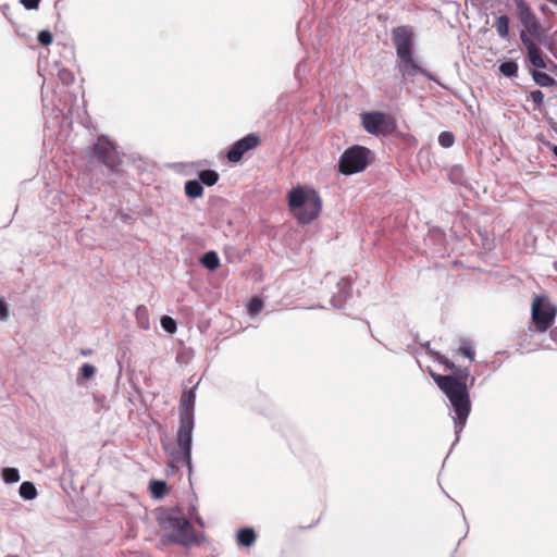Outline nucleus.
Here are the masks:
<instances>
[{"label": "nucleus", "instance_id": "4468645a", "mask_svg": "<svg viewBox=\"0 0 557 557\" xmlns=\"http://www.w3.org/2000/svg\"><path fill=\"white\" fill-rule=\"evenodd\" d=\"M337 293L331 298V305L335 309H344L347 300L352 296V285L348 277H342L337 284Z\"/></svg>", "mask_w": 557, "mask_h": 557}, {"label": "nucleus", "instance_id": "c9c22d12", "mask_svg": "<svg viewBox=\"0 0 557 557\" xmlns=\"http://www.w3.org/2000/svg\"><path fill=\"white\" fill-rule=\"evenodd\" d=\"M458 351L462 354L463 356L468 357L470 361L474 360L475 351L470 346H460Z\"/></svg>", "mask_w": 557, "mask_h": 557}, {"label": "nucleus", "instance_id": "dca6fc26", "mask_svg": "<svg viewBox=\"0 0 557 557\" xmlns=\"http://www.w3.org/2000/svg\"><path fill=\"white\" fill-rule=\"evenodd\" d=\"M256 539V532L251 528H243L238 530L236 535L237 543L245 547H250L251 545H253Z\"/></svg>", "mask_w": 557, "mask_h": 557}, {"label": "nucleus", "instance_id": "37998d69", "mask_svg": "<svg viewBox=\"0 0 557 557\" xmlns=\"http://www.w3.org/2000/svg\"><path fill=\"white\" fill-rule=\"evenodd\" d=\"M474 381H475V379L471 377L470 385H473Z\"/></svg>", "mask_w": 557, "mask_h": 557}, {"label": "nucleus", "instance_id": "6ab92c4d", "mask_svg": "<svg viewBox=\"0 0 557 557\" xmlns=\"http://www.w3.org/2000/svg\"><path fill=\"white\" fill-rule=\"evenodd\" d=\"M532 78H533L534 83L541 87L557 86V82L554 77H552L550 75H548L544 72H541V71L534 70L532 72Z\"/></svg>", "mask_w": 557, "mask_h": 557}, {"label": "nucleus", "instance_id": "4be33fe9", "mask_svg": "<svg viewBox=\"0 0 557 557\" xmlns=\"http://www.w3.org/2000/svg\"><path fill=\"white\" fill-rule=\"evenodd\" d=\"M219 181V173L214 170H202L199 173V182L201 185L213 186Z\"/></svg>", "mask_w": 557, "mask_h": 557}, {"label": "nucleus", "instance_id": "c03bdc74", "mask_svg": "<svg viewBox=\"0 0 557 557\" xmlns=\"http://www.w3.org/2000/svg\"><path fill=\"white\" fill-rule=\"evenodd\" d=\"M554 268L557 271V260L554 262Z\"/></svg>", "mask_w": 557, "mask_h": 557}, {"label": "nucleus", "instance_id": "20e7f679", "mask_svg": "<svg viewBox=\"0 0 557 557\" xmlns=\"http://www.w3.org/2000/svg\"><path fill=\"white\" fill-rule=\"evenodd\" d=\"M515 5L517 16L523 26V29L520 33H524L533 40L537 39L541 45L546 46L547 36L545 34V29L542 27L529 3L525 2V0H515Z\"/></svg>", "mask_w": 557, "mask_h": 557}, {"label": "nucleus", "instance_id": "39448f33", "mask_svg": "<svg viewBox=\"0 0 557 557\" xmlns=\"http://www.w3.org/2000/svg\"><path fill=\"white\" fill-rule=\"evenodd\" d=\"M370 149L363 146L349 147L338 160V171L344 175L362 172L370 163Z\"/></svg>", "mask_w": 557, "mask_h": 557}, {"label": "nucleus", "instance_id": "9d476101", "mask_svg": "<svg viewBox=\"0 0 557 557\" xmlns=\"http://www.w3.org/2000/svg\"><path fill=\"white\" fill-rule=\"evenodd\" d=\"M396 69L404 81H413L417 75H422L429 81L437 82V78L433 74L418 64L413 59V54L397 59Z\"/></svg>", "mask_w": 557, "mask_h": 557}, {"label": "nucleus", "instance_id": "f3484780", "mask_svg": "<svg viewBox=\"0 0 557 557\" xmlns=\"http://www.w3.org/2000/svg\"><path fill=\"white\" fill-rule=\"evenodd\" d=\"M185 194L187 197L195 199L203 195V186L199 180H189L185 183Z\"/></svg>", "mask_w": 557, "mask_h": 557}, {"label": "nucleus", "instance_id": "c85d7f7f", "mask_svg": "<svg viewBox=\"0 0 557 557\" xmlns=\"http://www.w3.org/2000/svg\"><path fill=\"white\" fill-rule=\"evenodd\" d=\"M262 300L259 297H253L248 305L249 313L251 315H256L262 310Z\"/></svg>", "mask_w": 557, "mask_h": 557}, {"label": "nucleus", "instance_id": "6e6552de", "mask_svg": "<svg viewBox=\"0 0 557 557\" xmlns=\"http://www.w3.org/2000/svg\"><path fill=\"white\" fill-rule=\"evenodd\" d=\"M362 125L372 135H385L393 132L394 122L382 112H367L362 114Z\"/></svg>", "mask_w": 557, "mask_h": 557}, {"label": "nucleus", "instance_id": "cd10ccee", "mask_svg": "<svg viewBox=\"0 0 557 557\" xmlns=\"http://www.w3.org/2000/svg\"><path fill=\"white\" fill-rule=\"evenodd\" d=\"M455 143V136L451 132H442L438 135V144L443 148H450Z\"/></svg>", "mask_w": 557, "mask_h": 557}, {"label": "nucleus", "instance_id": "ea45409f", "mask_svg": "<svg viewBox=\"0 0 557 557\" xmlns=\"http://www.w3.org/2000/svg\"><path fill=\"white\" fill-rule=\"evenodd\" d=\"M195 521L201 528L205 525L202 518L199 516L195 518Z\"/></svg>", "mask_w": 557, "mask_h": 557}, {"label": "nucleus", "instance_id": "e433bc0d", "mask_svg": "<svg viewBox=\"0 0 557 557\" xmlns=\"http://www.w3.org/2000/svg\"><path fill=\"white\" fill-rule=\"evenodd\" d=\"M20 2L26 10H36L39 7L40 0H20Z\"/></svg>", "mask_w": 557, "mask_h": 557}, {"label": "nucleus", "instance_id": "9b49d317", "mask_svg": "<svg viewBox=\"0 0 557 557\" xmlns=\"http://www.w3.org/2000/svg\"><path fill=\"white\" fill-rule=\"evenodd\" d=\"M322 209V200L318 191L309 189V199L304 207L295 212V216L300 224H309L317 219Z\"/></svg>", "mask_w": 557, "mask_h": 557}, {"label": "nucleus", "instance_id": "7c9ffc66", "mask_svg": "<svg viewBox=\"0 0 557 557\" xmlns=\"http://www.w3.org/2000/svg\"><path fill=\"white\" fill-rule=\"evenodd\" d=\"M96 373V368L90 363H84L79 369V374L83 379L89 380Z\"/></svg>", "mask_w": 557, "mask_h": 557}, {"label": "nucleus", "instance_id": "2f4dec72", "mask_svg": "<svg viewBox=\"0 0 557 557\" xmlns=\"http://www.w3.org/2000/svg\"><path fill=\"white\" fill-rule=\"evenodd\" d=\"M470 375L469 368H458L453 375L459 383L467 384V379Z\"/></svg>", "mask_w": 557, "mask_h": 557}, {"label": "nucleus", "instance_id": "393cba45", "mask_svg": "<svg viewBox=\"0 0 557 557\" xmlns=\"http://www.w3.org/2000/svg\"><path fill=\"white\" fill-rule=\"evenodd\" d=\"M518 63L513 60L505 61L499 65V72L509 78L516 77L518 75Z\"/></svg>", "mask_w": 557, "mask_h": 557}, {"label": "nucleus", "instance_id": "f03ea898", "mask_svg": "<svg viewBox=\"0 0 557 557\" xmlns=\"http://www.w3.org/2000/svg\"><path fill=\"white\" fill-rule=\"evenodd\" d=\"M433 379L438 388L448 398L455 412L453 419L455 423L456 434L454 444H456L459 441L460 433L462 432L471 411V401L468 385L459 383L451 375L434 374Z\"/></svg>", "mask_w": 557, "mask_h": 557}, {"label": "nucleus", "instance_id": "58836bf2", "mask_svg": "<svg viewBox=\"0 0 557 557\" xmlns=\"http://www.w3.org/2000/svg\"><path fill=\"white\" fill-rule=\"evenodd\" d=\"M550 338L557 344V327L550 330Z\"/></svg>", "mask_w": 557, "mask_h": 557}, {"label": "nucleus", "instance_id": "a18cd8bd", "mask_svg": "<svg viewBox=\"0 0 557 557\" xmlns=\"http://www.w3.org/2000/svg\"><path fill=\"white\" fill-rule=\"evenodd\" d=\"M436 83H437L438 85H441V86H442V88H445V85H442V84L440 83V81H438V79H437V82H436Z\"/></svg>", "mask_w": 557, "mask_h": 557}, {"label": "nucleus", "instance_id": "a211bd4d", "mask_svg": "<svg viewBox=\"0 0 557 557\" xmlns=\"http://www.w3.org/2000/svg\"><path fill=\"white\" fill-rule=\"evenodd\" d=\"M200 263L206 269L213 271L220 267V258L214 250H209L201 256Z\"/></svg>", "mask_w": 557, "mask_h": 557}, {"label": "nucleus", "instance_id": "412c9836", "mask_svg": "<svg viewBox=\"0 0 557 557\" xmlns=\"http://www.w3.org/2000/svg\"><path fill=\"white\" fill-rule=\"evenodd\" d=\"M135 317H136L137 324L141 330L150 329L149 314H148V310L145 306H138L136 308Z\"/></svg>", "mask_w": 557, "mask_h": 557}, {"label": "nucleus", "instance_id": "a19ab883", "mask_svg": "<svg viewBox=\"0 0 557 557\" xmlns=\"http://www.w3.org/2000/svg\"><path fill=\"white\" fill-rule=\"evenodd\" d=\"M544 47L552 51V49H553V42H552V41H549V40L547 39V44H546V46H544Z\"/></svg>", "mask_w": 557, "mask_h": 557}, {"label": "nucleus", "instance_id": "aec40b11", "mask_svg": "<svg viewBox=\"0 0 557 557\" xmlns=\"http://www.w3.org/2000/svg\"><path fill=\"white\" fill-rule=\"evenodd\" d=\"M20 496L25 500H33L37 496V488L30 481H24L18 488Z\"/></svg>", "mask_w": 557, "mask_h": 557}, {"label": "nucleus", "instance_id": "1a4fd4ad", "mask_svg": "<svg viewBox=\"0 0 557 557\" xmlns=\"http://www.w3.org/2000/svg\"><path fill=\"white\" fill-rule=\"evenodd\" d=\"M392 40L396 49L397 59L413 54L414 36L409 26L393 28Z\"/></svg>", "mask_w": 557, "mask_h": 557}, {"label": "nucleus", "instance_id": "ddd939ff", "mask_svg": "<svg viewBox=\"0 0 557 557\" xmlns=\"http://www.w3.org/2000/svg\"><path fill=\"white\" fill-rule=\"evenodd\" d=\"M520 40L527 50L528 61L536 69H547L539 45L524 33H520Z\"/></svg>", "mask_w": 557, "mask_h": 557}, {"label": "nucleus", "instance_id": "bb28decb", "mask_svg": "<svg viewBox=\"0 0 557 557\" xmlns=\"http://www.w3.org/2000/svg\"><path fill=\"white\" fill-rule=\"evenodd\" d=\"M160 323L162 329L169 334H174L177 330L176 321L169 315H163Z\"/></svg>", "mask_w": 557, "mask_h": 557}, {"label": "nucleus", "instance_id": "f8f14e48", "mask_svg": "<svg viewBox=\"0 0 557 557\" xmlns=\"http://www.w3.org/2000/svg\"><path fill=\"white\" fill-rule=\"evenodd\" d=\"M259 141V137L255 134L244 136L230 147L226 153L227 160L232 163L238 162L247 151L256 148Z\"/></svg>", "mask_w": 557, "mask_h": 557}, {"label": "nucleus", "instance_id": "2eb2a0df", "mask_svg": "<svg viewBox=\"0 0 557 557\" xmlns=\"http://www.w3.org/2000/svg\"><path fill=\"white\" fill-rule=\"evenodd\" d=\"M308 199L309 189H305L301 186L295 187L288 193V207L295 213L300 207H304Z\"/></svg>", "mask_w": 557, "mask_h": 557}, {"label": "nucleus", "instance_id": "423d86ee", "mask_svg": "<svg viewBox=\"0 0 557 557\" xmlns=\"http://www.w3.org/2000/svg\"><path fill=\"white\" fill-rule=\"evenodd\" d=\"M532 322L539 332L548 330L556 318L557 308L544 296H537L532 304Z\"/></svg>", "mask_w": 557, "mask_h": 557}, {"label": "nucleus", "instance_id": "c756f323", "mask_svg": "<svg viewBox=\"0 0 557 557\" xmlns=\"http://www.w3.org/2000/svg\"><path fill=\"white\" fill-rule=\"evenodd\" d=\"M58 77L64 85H71L74 82V75L67 69L59 70Z\"/></svg>", "mask_w": 557, "mask_h": 557}, {"label": "nucleus", "instance_id": "a878e982", "mask_svg": "<svg viewBox=\"0 0 557 557\" xmlns=\"http://www.w3.org/2000/svg\"><path fill=\"white\" fill-rule=\"evenodd\" d=\"M1 478L9 484L17 483L21 479L18 469L13 467L3 468L1 471Z\"/></svg>", "mask_w": 557, "mask_h": 557}, {"label": "nucleus", "instance_id": "0eeeda50", "mask_svg": "<svg viewBox=\"0 0 557 557\" xmlns=\"http://www.w3.org/2000/svg\"><path fill=\"white\" fill-rule=\"evenodd\" d=\"M92 157L106 165L111 172H116L120 164L115 145L107 137L99 136L91 147Z\"/></svg>", "mask_w": 557, "mask_h": 557}, {"label": "nucleus", "instance_id": "7ed1b4c3", "mask_svg": "<svg viewBox=\"0 0 557 557\" xmlns=\"http://www.w3.org/2000/svg\"><path fill=\"white\" fill-rule=\"evenodd\" d=\"M157 522L169 542L182 546L199 545L201 535H198L190 521L184 517L178 508H162L158 510Z\"/></svg>", "mask_w": 557, "mask_h": 557}, {"label": "nucleus", "instance_id": "4c0bfd02", "mask_svg": "<svg viewBox=\"0 0 557 557\" xmlns=\"http://www.w3.org/2000/svg\"><path fill=\"white\" fill-rule=\"evenodd\" d=\"M442 362L445 364L446 369L454 370V371H456V369H458V367H456V364L448 359H445Z\"/></svg>", "mask_w": 557, "mask_h": 557}, {"label": "nucleus", "instance_id": "b1692460", "mask_svg": "<svg viewBox=\"0 0 557 557\" xmlns=\"http://www.w3.org/2000/svg\"><path fill=\"white\" fill-rule=\"evenodd\" d=\"M166 488V483L161 480H152L149 483V490L151 492V495L157 499H160L165 495Z\"/></svg>", "mask_w": 557, "mask_h": 557}, {"label": "nucleus", "instance_id": "473e14b6", "mask_svg": "<svg viewBox=\"0 0 557 557\" xmlns=\"http://www.w3.org/2000/svg\"><path fill=\"white\" fill-rule=\"evenodd\" d=\"M530 98L532 99L535 109H539L543 104L544 94L542 90L535 89L530 92Z\"/></svg>", "mask_w": 557, "mask_h": 557}, {"label": "nucleus", "instance_id": "72a5a7b5", "mask_svg": "<svg viewBox=\"0 0 557 557\" xmlns=\"http://www.w3.org/2000/svg\"><path fill=\"white\" fill-rule=\"evenodd\" d=\"M37 39L42 46H48L52 42L53 37L49 30L45 29L38 33Z\"/></svg>", "mask_w": 557, "mask_h": 557}, {"label": "nucleus", "instance_id": "f257e3e1", "mask_svg": "<svg viewBox=\"0 0 557 557\" xmlns=\"http://www.w3.org/2000/svg\"><path fill=\"white\" fill-rule=\"evenodd\" d=\"M196 393L195 387L185 391L182 395L178 417L180 425L176 433V447H171L170 444H163L164 450L170 455L171 462L169 466H186L189 473L193 470L191 463V446H193V431L195 428L194 409H195Z\"/></svg>", "mask_w": 557, "mask_h": 557}, {"label": "nucleus", "instance_id": "79ce46f5", "mask_svg": "<svg viewBox=\"0 0 557 557\" xmlns=\"http://www.w3.org/2000/svg\"><path fill=\"white\" fill-rule=\"evenodd\" d=\"M540 10L543 12V13H546V11L548 10V8L545 5V4H542L540 7Z\"/></svg>", "mask_w": 557, "mask_h": 557}, {"label": "nucleus", "instance_id": "5701e85b", "mask_svg": "<svg viewBox=\"0 0 557 557\" xmlns=\"http://www.w3.org/2000/svg\"><path fill=\"white\" fill-rule=\"evenodd\" d=\"M509 17L507 15H500L497 17L495 27L498 36L503 39L509 36Z\"/></svg>", "mask_w": 557, "mask_h": 557}, {"label": "nucleus", "instance_id": "f704fd0d", "mask_svg": "<svg viewBox=\"0 0 557 557\" xmlns=\"http://www.w3.org/2000/svg\"><path fill=\"white\" fill-rule=\"evenodd\" d=\"M9 319V305L5 298H0V321L5 322Z\"/></svg>", "mask_w": 557, "mask_h": 557}]
</instances>
